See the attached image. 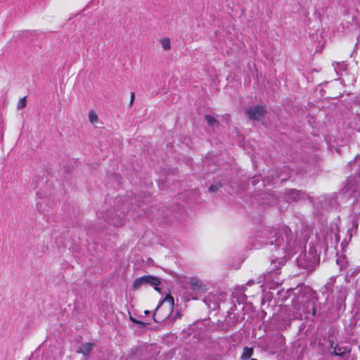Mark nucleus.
Segmentation results:
<instances>
[{
  "instance_id": "obj_2",
  "label": "nucleus",
  "mask_w": 360,
  "mask_h": 360,
  "mask_svg": "<svg viewBox=\"0 0 360 360\" xmlns=\"http://www.w3.org/2000/svg\"><path fill=\"white\" fill-rule=\"evenodd\" d=\"M339 232L340 229L338 224H331L330 229L326 230L321 238L320 236H316V241L311 242V245L309 248V255L306 253L299 255L297 258V265L309 271H312L316 264L318 251L321 252L322 250L327 251L330 248H337L340 239Z\"/></svg>"
},
{
  "instance_id": "obj_32",
  "label": "nucleus",
  "mask_w": 360,
  "mask_h": 360,
  "mask_svg": "<svg viewBox=\"0 0 360 360\" xmlns=\"http://www.w3.org/2000/svg\"><path fill=\"white\" fill-rule=\"evenodd\" d=\"M257 181V178H255V179L252 181V184L255 185Z\"/></svg>"
},
{
  "instance_id": "obj_35",
  "label": "nucleus",
  "mask_w": 360,
  "mask_h": 360,
  "mask_svg": "<svg viewBox=\"0 0 360 360\" xmlns=\"http://www.w3.org/2000/svg\"><path fill=\"white\" fill-rule=\"evenodd\" d=\"M149 313H150V311H148V310H146V311H145V314H149Z\"/></svg>"
},
{
  "instance_id": "obj_19",
  "label": "nucleus",
  "mask_w": 360,
  "mask_h": 360,
  "mask_svg": "<svg viewBox=\"0 0 360 360\" xmlns=\"http://www.w3.org/2000/svg\"><path fill=\"white\" fill-rule=\"evenodd\" d=\"M335 280H336V276H333L330 277L329 281L324 285V288H323L324 290L328 292H332Z\"/></svg>"
},
{
  "instance_id": "obj_15",
  "label": "nucleus",
  "mask_w": 360,
  "mask_h": 360,
  "mask_svg": "<svg viewBox=\"0 0 360 360\" xmlns=\"http://www.w3.org/2000/svg\"><path fill=\"white\" fill-rule=\"evenodd\" d=\"M294 171L290 169L288 166H283L277 173V178L281 181H287L291 177V174Z\"/></svg>"
},
{
  "instance_id": "obj_30",
  "label": "nucleus",
  "mask_w": 360,
  "mask_h": 360,
  "mask_svg": "<svg viewBox=\"0 0 360 360\" xmlns=\"http://www.w3.org/2000/svg\"><path fill=\"white\" fill-rule=\"evenodd\" d=\"M172 215L173 216L174 218L175 219H178V215H177V212L176 211H174V212L172 213Z\"/></svg>"
},
{
  "instance_id": "obj_14",
  "label": "nucleus",
  "mask_w": 360,
  "mask_h": 360,
  "mask_svg": "<svg viewBox=\"0 0 360 360\" xmlns=\"http://www.w3.org/2000/svg\"><path fill=\"white\" fill-rule=\"evenodd\" d=\"M330 347L334 349L333 354L340 357L344 356L345 354H349L351 352V349L347 346L340 347L338 345H335L333 340L330 341Z\"/></svg>"
},
{
  "instance_id": "obj_24",
  "label": "nucleus",
  "mask_w": 360,
  "mask_h": 360,
  "mask_svg": "<svg viewBox=\"0 0 360 360\" xmlns=\"http://www.w3.org/2000/svg\"><path fill=\"white\" fill-rule=\"evenodd\" d=\"M26 106V97L20 99L18 103V108L22 109Z\"/></svg>"
},
{
  "instance_id": "obj_22",
  "label": "nucleus",
  "mask_w": 360,
  "mask_h": 360,
  "mask_svg": "<svg viewBox=\"0 0 360 360\" xmlns=\"http://www.w3.org/2000/svg\"><path fill=\"white\" fill-rule=\"evenodd\" d=\"M205 120L208 124V125L213 127L215 124H217V120L211 115H206Z\"/></svg>"
},
{
  "instance_id": "obj_23",
  "label": "nucleus",
  "mask_w": 360,
  "mask_h": 360,
  "mask_svg": "<svg viewBox=\"0 0 360 360\" xmlns=\"http://www.w3.org/2000/svg\"><path fill=\"white\" fill-rule=\"evenodd\" d=\"M89 121L94 124L97 122L98 116L94 111L91 110L89 112Z\"/></svg>"
},
{
  "instance_id": "obj_13",
  "label": "nucleus",
  "mask_w": 360,
  "mask_h": 360,
  "mask_svg": "<svg viewBox=\"0 0 360 360\" xmlns=\"http://www.w3.org/2000/svg\"><path fill=\"white\" fill-rule=\"evenodd\" d=\"M125 214L124 213L120 214H112L105 217V220L109 224H112L115 226H121L124 224Z\"/></svg>"
},
{
  "instance_id": "obj_4",
  "label": "nucleus",
  "mask_w": 360,
  "mask_h": 360,
  "mask_svg": "<svg viewBox=\"0 0 360 360\" xmlns=\"http://www.w3.org/2000/svg\"><path fill=\"white\" fill-rule=\"evenodd\" d=\"M284 264L285 259L283 258H281L279 261L274 259L271 261V269L266 275L259 276L257 281L249 280L245 285L236 287L232 294L233 306L231 308V311L235 312V311L237 310L236 302L240 305L243 304L246 301L247 296L245 295V292L247 289V286H250L255 283L261 284L264 281L267 282L274 274L278 275L280 274V269Z\"/></svg>"
},
{
  "instance_id": "obj_1",
  "label": "nucleus",
  "mask_w": 360,
  "mask_h": 360,
  "mask_svg": "<svg viewBox=\"0 0 360 360\" xmlns=\"http://www.w3.org/2000/svg\"><path fill=\"white\" fill-rule=\"evenodd\" d=\"M301 231L303 238L297 240L288 226H264L254 235L252 239V245L256 249L267 245H275V248L282 251L283 257H290L303 247L305 248L306 241L309 239L308 231L304 228H302Z\"/></svg>"
},
{
  "instance_id": "obj_34",
  "label": "nucleus",
  "mask_w": 360,
  "mask_h": 360,
  "mask_svg": "<svg viewBox=\"0 0 360 360\" xmlns=\"http://www.w3.org/2000/svg\"><path fill=\"white\" fill-rule=\"evenodd\" d=\"M259 289H261L262 291L264 290H263V285H262V284L259 285Z\"/></svg>"
},
{
  "instance_id": "obj_11",
  "label": "nucleus",
  "mask_w": 360,
  "mask_h": 360,
  "mask_svg": "<svg viewBox=\"0 0 360 360\" xmlns=\"http://www.w3.org/2000/svg\"><path fill=\"white\" fill-rule=\"evenodd\" d=\"M264 106L256 105L246 110V115L251 120H260L265 114Z\"/></svg>"
},
{
  "instance_id": "obj_12",
  "label": "nucleus",
  "mask_w": 360,
  "mask_h": 360,
  "mask_svg": "<svg viewBox=\"0 0 360 360\" xmlns=\"http://www.w3.org/2000/svg\"><path fill=\"white\" fill-rule=\"evenodd\" d=\"M188 284L191 290L196 292H204L207 289V283L196 277L191 278Z\"/></svg>"
},
{
  "instance_id": "obj_20",
  "label": "nucleus",
  "mask_w": 360,
  "mask_h": 360,
  "mask_svg": "<svg viewBox=\"0 0 360 360\" xmlns=\"http://www.w3.org/2000/svg\"><path fill=\"white\" fill-rule=\"evenodd\" d=\"M92 346L93 345L91 343H86L83 345L81 347L80 352H82L84 356H87L91 350Z\"/></svg>"
},
{
  "instance_id": "obj_21",
  "label": "nucleus",
  "mask_w": 360,
  "mask_h": 360,
  "mask_svg": "<svg viewBox=\"0 0 360 360\" xmlns=\"http://www.w3.org/2000/svg\"><path fill=\"white\" fill-rule=\"evenodd\" d=\"M162 48L165 50H169L170 49V40L169 38H164L160 40Z\"/></svg>"
},
{
  "instance_id": "obj_25",
  "label": "nucleus",
  "mask_w": 360,
  "mask_h": 360,
  "mask_svg": "<svg viewBox=\"0 0 360 360\" xmlns=\"http://www.w3.org/2000/svg\"><path fill=\"white\" fill-rule=\"evenodd\" d=\"M221 186V184L220 183L212 184L210 186L209 191L210 192H216L219 187Z\"/></svg>"
},
{
  "instance_id": "obj_29",
  "label": "nucleus",
  "mask_w": 360,
  "mask_h": 360,
  "mask_svg": "<svg viewBox=\"0 0 360 360\" xmlns=\"http://www.w3.org/2000/svg\"><path fill=\"white\" fill-rule=\"evenodd\" d=\"M289 311V310H288V308L284 307V308H282V309H281V314H283H283H286V313H287V311Z\"/></svg>"
},
{
  "instance_id": "obj_8",
  "label": "nucleus",
  "mask_w": 360,
  "mask_h": 360,
  "mask_svg": "<svg viewBox=\"0 0 360 360\" xmlns=\"http://www.w3.org/2000/svg\"><path fill=\"white\" fill-rule=\"evenodd\" d=\"M360 184V176H350L347 180V184L342 190V194L349 195H355V193L359 189Z\"/></svg>"
},
{
  "instance_id": "obj_6",
  "label": "nucleus",
  "mask_w": 360,
  "mask_h": 360,
  "mask_svg": "<svg viewBox=\"0 0 360 360\" xmlns=\"http://www.w3.org/2000/svg\"><path fill=\"white\" fill-rule=\"evenodd\" d=\"M37 195L44 199L55 194L53 181L48 177L37 179L36 181Z\"/></svg>"
},
{
  "instance_id": "obj_7",
  "label": "nucleus",
  "mask_w": 360,
  "mask_h": 360,
  "mask_svg": "<svg viewBox=\"0 0 360 360\" xmlns=\"http://www.w3.org/2000/svg\"><path fill=\"white\" fill-rule=\"evenodd\" d=\"M284 198L287 202L311 200L306 193L295 189H286L284 193Z\"/></svg>"
},
{
  "instance_id": "obj_26",
  "label": "nucleus",
  "mask_w": 360,
  "mask_h": 360,
  "mask_svg": "<svg viewBox=\"0 0 360 360\" xmlns=\"http://www.w3.org/2000/svg\"><path fill=\"white\" fill-rule=\"evenodd\" d=\"M278 284H280V282L278 281H274L273 283L269 284V288L270 289H273L276 288V286H277Z\"/></svg>"
},
{
  "instance_id": "obj_10",
  "label": "nucleus",
  "mask_w": 360,
  "mask_h": 360,
  "mask_svg": "<svg viewBox=\"0 0 360 360\" xmlns=\"http://www.w3.org/2000/svg\"><path fill=\"white\" fill-rule=\"evenodd\" d=\"M225 297L224 292L219 294L210 293L204 298V302L212 310H217L219 307L220 302Z\"/></svg>"
},
{
  "instance_id": "obj_9",
  "label": "nucleus",
  "mask_w": 360,
  "mask_h": 360,
  "mask_svg": "<svg viewBox=\"0 0 360 360\" xmlns=\"http://www.w3.org/2000/svg\"><path fill=\"white\" fill-rule=\"evenodd\" d=\"M149 284L155 287L156 290H158V285L160 284V281L158 278L153 276H143L136 278L133 284L134 289H138L143 285Z\"/></svg>"
},
{
  "instance_id": "obj_33",
  "label": "nucleus",
  "mask_w": 360,
  "mask_h": 360,
  "mask_svg": "<svg viewBox=\"0 0 360 360\" xmlns=\"http://www.w3.org/2000/svg\"><path fill=\"white\" fill-rule=\"evenodd\" d=\"M113 179H115V180H117L118 181V176L117 175H114L112 176Z\"/></svg>"
},
{
  "instance_id": "obj_17",
  "label": "nucleus",
  "mask_w": 360,
  "mask_h": 360,
  "mask_svg": "<svg viewBox=\"0 0 360 360\" xmlns=\"http://www.w3.org/2000/svg\"><path fill=\"white\" fill-rule=\"evenodd\" d=\"M334 69L338 75H341L343 71L347 70V65L345 62H335L333 63Z\"/></svg>"
},
{
  "instance_id": "obj_18",
  "label": "nucleus",
  "mask_w": 360,
  "mask_h": 360,
  "mask_svg": "<svg viewBox=\"0 0 360 360\" xmlns=\"http://www.w3.org/2000/svg\"><path fill=\"white\" fill-rule=\"evenodd\" d=\"M252 354H253V348L245 347L243 348V352L241 355V359L242 360L249 359L252 356Z\"/></svg>"
},
{
  "instance_id": "obj_3",
  "label": "nucleus",
  "mask_w": 360,
  "mask_h": 360,
  "mask_svg": "<svg viewBox=\"0 0 360 360\" xmlns=\"http://www.w3.org/2000/svg\"><path fill=\"white\" fill-rule=\"evenodd\" d=\"M297 292L295 294H298L296 300L293 301L292 308L294 311L292 314L290 311L287 316L281 320L280 323V328L285 329L291 323V320L301 319L303 315L311 314L312 316L316 315V302L315 292L308 286H302L296 289Z\"/></svg>"
},
{
  "instance_id": "obj_16",
  "label": "nucleus",
  "mask_w": 360,
  "mask_h": 360,
  "mask_svg": "<svg viewBox=\"0 0 360 360\" xmlns=\"http://www.w3.org/2000/svg\"><path fill=\"white\" fill-rule=\"evenodd\" d=\"M357 228V224L356 221H353L352 227L349 228L347 231V237L342 240V241L340 243V248L342 251H344L345 248L348 245L349 241L351 240L352 237V233L354 229Z\"/></svg>"
},
{
  "instance_id": "obj_27",
  "label": "nucleus",
  "mask_w": 360,
  "mask_h": 360,
  "mask_svg": "<svg viewBox=\"0 0 360 360\" xmlns=\"http://www.w3.org/2000/svg\"><path fill=\"white\" fill-rule=\"evenodd\" d=\"M335 197H336V195L335 194H333L331 199H328L326 198H324V200L325 201H329V202H331L333 200H336Z\"/></svg>"
},
{
  "instance_id": "obj_31",
  "label": "nucleus",
  "mask_w": 360,
  "mask_h": 360,
  "mask_svg": "<svg viewBox=\"0 0 360 360\" xmlns=\"http://www.w3.org/2000/svg\"><path fill=\"white\" fill-rule=\"evenodd\" d=\"M175 205L176 206V209H177L178 210H180L181 209V208L180 207V206H179V205H180V204H175Z\"/></svg>"
},
{
  "instance_id": "obj_5",
  "label": "nucleus",
  "mask_w": 360,
  "mask_h": 360,
  "mask_svg": "<svg viewBox=\"0 0 360 360\" xmlns=\"http://www.w3.org/2000/svg\"><path fill=\"white\" fill-rule=\"evenodd\" d=\"M174 298L167 295L156 307L153 314L154 321L158 323L169 317L174 309Z\"/></svg>"
},
{
  "instance_id": "obj_28",
  "label": "nucleus",
  "mask_w": 360,
  "mask_h": 360,
  "mask_svg": "<svg viewBox=\"0 0 360 360\" xmlns=\"http://www.w3.org/2000/svg\"><path fill=\"white\" fill-rule=\"evenodd\" d=\"M135 98V94L134 92L131 93V99H130V105H131L134 101Z\"/></svg>"
}]
</instances>
